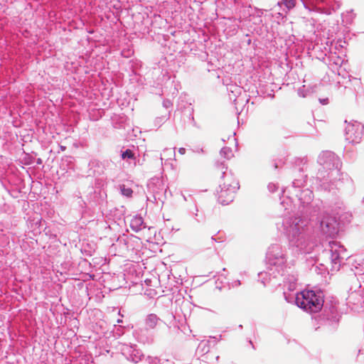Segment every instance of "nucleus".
I'll list each match as a JSON object with an SVG mask.
<instances>
[{
    "mask_svg": "<svg viewBox=\"0 0 364 364\" xmlns=\"http://www.w3.org/2000/svg\"><path fill=\"white\" fill-rule=\"evenodd\" d=\"M119 190L122 195L126 196L127 198H132L133 194V191L131 188L127 187L124 184L119 186Z\"/></svg>",
    "mask_w": 364,
    "mask_h": 364,
    "instance_id": "4468645a",
    "label": "nucleus"
},
{
    "mask_svg": "<svg viewBox=\"0 0 364 364\" xmlns=\"http://www.w3.org/2000/svg\"><path fill=\"white\" fill-rule=\"evenodd\" d=\"M318 163L326 171H329L328 175L333 176V172L338 174L341 166L339 158L329 151H323L318 157Z\"/></svg>",
    "mask_w": 364,
    "mask_h": 364,
    "instance_id": "39448f33",
    "label": "nucleus"
},
{
    "mask_svg": "<svg viewBox=\"0 0 364 364\" xmlns=\"http://www.w3.org/2000/svg\"><path fill=\"white\" fill-rule=\"evenodd\" d=\"M38 164H41V160L40 159L38 160Z\"/></svg>",
    "mask_w": 364,
    "mask_h": 364,
    "instance_id": "a878e982",
    "label": "nucleus"
},
{
    "mask_svg": "<svg viewBox=\"0 0 364 364\" xmlns=\"http://www.w3.org/2000/svg\"><path fill=\"white\" fill-rule=\"evenodd\" d=\"M220 154L222 157H223L226 159H230L233 156L232 149L230 147H227V146H225L221 149V150L220 151Z\"/></svg>",
    "mask_w": 364,
    "mask_h": 364,
    "instance_id": "2eb2a0df",
    "label": "nucleus"
},
{
    "mask_svg": "<svg viewBox=\"0 0 364 364\" xmlns=\"http://www.w3.org/2000/svg\"><path fill=\"white\" fill-rule=\"evenodd\" d=\"M178 152L181 154H184L186 153V149L185 148H180L178 149Z\"/></svg>",
    "mask_w": 364,
    "mask_h": 364,
    "instance_id": "5701e85b",
    "label": "nucleus"
},
{
    "mask_svg": "<svg viewBox=\"0 0 364 364\" xmlns=\"http://www.w3.org/2000/svg\"><path fill=\"white\" fill-rule=\"evenodd\" d=\"M160 318L154 314H149L145 319V324L149 328H154L158 323L160 321Z\"/></svg>",
    "mask_w": 364,
    "mask_h": 364,
    "instance_id": "ddd939ff",
    "label": "nucleus"
},
{
    "mask_svg": "<svg viewBox=\"0 0 364 364\" xmlns=\"http://www.w3.org/2000/svg\"><path fill=\"white\" fill-rule=\"evenodd\" d=\"M277 167H278L277 164H274V168H277Z\"/></svg>",
    "mask_w": 364,
    "mask_h": 364,
    "instance_id": "c85d7f7f",
    "label": "nucleus"
},
{
    "mask_svg": "<svg viewBox=\"0 0 364 364\" xmlns=\"http://www.w3.org/2000/svg\"><path fill=\"white\" fill-rule=\"evenodd\" d=\"M121 157L124 160L135 159L134 154L131 149H127L124 151H122Z\"/></svg>",
    "mask_w": 364,
    "mask_h": 364,
    "instance_id": "dca6fc26",
    "label": "nucleus"
},
{
    "mask_svg": "<svg viewBox=\"0 0 364 364\" xmlns=\"http://www.w3.org/2000/svg\"><path fill=\"white\" fill-rule=\"evenodd\" d=\"M215 166L219 171H221V172H222V177L223 178V181H224L223 183H231V181H230L228 178H229L230 176H233V175L232 174L231 172L227 171L228 167L225 164V161H218L215 162Z\"/></svg>",
    "mask_w": 364,
    "mask_h": 364,
    "instance_id": "9b49d317",
    "label": "nucleus"
},
{
    "mask_svg": "<svg viewBox=\"0 0 364 364\" xmlns=\"http://www.w3.org/2000/svg\"><path fill=\"white\" fill-rule=\"evenodd\" d=\"M211 240H212L213 241H216V240L214 238V237H211Z\"/></svg>",
    "mask_w": 364,
    "mask_h": 364,
    "instance_id": "bb28decb",
    "label": "nucleus"
},
{
    "mask_svg": "<svg viewBox=\"0 0 364 364\" xmlns=\"http://www.w3.org/2000/svg\"><path fill=\"white\" fill-rule=\"evenodd\" d=\"M122 319H118L117 320V323H122Z\"/></svg>",
    "mask_w": 364,
    "mask_h": 364,
    "instance_id": "393cba45",
    "label": "nucleus"
},
{
    "mask_svg": "<svg viewBox=\"0 0 364 364\" xmlns=\"http://www.w3.org/2000/svg\"><path fill=\"white\" fill-rule=\"evenodd\" d=\"M147 360L149 364H159V359L156 357H149Z\"/></svg>",
    "mask_w": 364,
    "mask_h": 364,
    "instance_id": "a211bd4d",
    "label": "nucleus"
},
{
    "mask_svg": "<svg viewBox=\"0 0 364 364\" xmlns=\"http://www.w3.org/2000/svg\"><path fill=\"white\" fill-rule=\"evenodd\" d=\"M266 259L270 270L283 274L286 268L287 259L280 245L277 244L271 245L268 249Z\"/></svg>",
    "mask_w": 364,
    "mask_h": 364,
    "instance_id": "7ed1b4c3",
    "label": "nucleus"
},
{
    "mask_svg": "<svg viewBox=\"0 0 364 364\" xmlns=\"http://www.w3.org/2000/svg\"><path fill=\"white\" fill-rule=\"evenodd\" d=\"M299 95L303 97H306V95L304 94V92H301L300 90H299Z\"/></svg>",
    "mask_w": 364,
    "mask_h": 364,
    "instance_id": "b1692460",
    "label": "nucleus"
},
{
    "mask_svg": "<svg viewBox=\"0 0 364 364\" xmlns=\"http://www.w3.org/2000/svg\"><path fill=\"white\" fill-rule=\"evenodd\" d=\"M163 105H164V106L166 108H168V107H170L172 105V104H171V101H170V100H164V102H163Z\"/></svg>",
    "mask_w": 364,
    "mask_h": 364,
    "instance_id": "412c9836",
    "label": "nucleus"
},
{
    "mask_svg": "<svg viewBox=\"0 0 364 364\" xmlns=\"http://www.w3.org/2000/svg\"><path fill=\"white\" fill-rule=\"evenodd\" d=\"M282 4H283L288 9H291L295 6L296 1L295 0H282Z\"/></svg>",
    "mask_w": 364,
    "mask_h": 364,
    "instance_id": "f3484780",
    "label": "nucleus"
},
{
    "mask_svg": "<svg viewBox=\"0 0 364 364\" xmlns=\"http://www.w3.org/2000/svg\"><path fill=\"white\" fill-rule=\"evenodd\" d=\"M130 227L135 232H138L141 230L143 228H145V226L144 225V220L142 217H134L130 222Z\"/></svg>",
    "mask_w": 364,
    "mask_h": 364,
    "instance_id": "f8f14e48",
    "label": "nucleus"
},
{
    "mask_svg": "<svg viewBox=\"0 0 364 364\" xmlns=\"http://www.w3.org/2000/svg\"><path fill=\"white\" fill-rule=\"evenodd\" d=\"M321 228L322 231L327 235L332 236L337 232V228H336V222L331 219L322 220L321 221Z\"/></svg>",
    "mask_w": 364,
    "mask_h": 364,
    "instance_id": "1a4fd4ad",
    "label": "nucleus"
},
{
    "mask_svg": "<svg viewBox=\"0 0 364 364\" xmlns=\"http://www.w3.org/2000/svg\"><path fill=\"white\" fill-rule=\"evenodd\" d=\"M364 135V126L357 121H353L346 127V139L351 144H359Z\"/></svg>",
    "mask_w": 364,
    "mask_h": 364,
    "instance_id": "423d86ee",
    "label": "nucleus"
},
{
    "mask_svg": "<svg viewBox=\"0 0 364 364\" xmlns=\"http://www.w3.org/2000/svg\"><path fill=\"white\" fill-rule=\"evenodd\" d=\"M320 102L322 104V105H326L328 104V98H326V99H320Z\"/></svg>",
    "mask_w": 364,
    "mask_h": 364,
    "instance_id": "4be33fe9",
    "label": "nucleus"
},
{
    "mask_svg": "<svg viewBox=\"0 0 364 364\" xmlns=\"http://www.w3.org/2000/svg\"><path fill=\"white\" fill-rule=\"evenodd\" d=\"M267 188H268L269 191L272 193L275 192L278 188L277 186L272 183H269Z\"/></svg>",
    "mask_w": 364,
    "mask_h": 364,
    "instance_id": "6ab92c4d",
    "label": "nucleus"
},
{
    "mask_svg": "<svg viewBox=\"0 0 364 364\" xmlns=\"http://www.w3.org/2000/svg\"><path fill=\"white\" fill-rule=\"evenodd\" d=\"M339 318L340 316L334 306H331L328 309H325L321 318V319L326 320L331 323L338 322Z\"/></svg>",
    "mask_w": 364,
    "mask_h": 364,
    "instance_id": "9d476101",
    "label": "nucleus"
},
{
    "mask_svg": "<svg viewBox=\"0 0 364 364\" xmlns=\"http://www.w3.org/2000/svg\"><path fill=\"white\" fill-rule=\"evenodd\" d=\"M231 183H223L220 185V191H218V201L223 205H228L235 198L236 191L239 189V182L234 176H230Z\"/></svg>",
    "mask_w": 364,
    "mask_h": 364,
    "instance_id": "20e7f679",
    "label": "nucleus"
},
{
    "mask_svg": "<svg viewBox=\"0 0 364 364\" xmlns=\"http://www.w3.org/2000/svg\"><path fill=\"white\" fill-rule=\"evenodd\" d=\"M307 224L306 220L299 217L291 218L286 223V231L291 245L304 250L307 247L308 234Z\"/></svg>",
    "mask_w": 364,
    "mask_h": 364,
    "instance_id": "f257e3e1",
    "label": "nucleus"
},
{
    "mask_svg": "<svg viewBox=\"0 0 364 364\" xmlns=\"http://www.w3.org/2000/svg\"><path fill=\"white\" fill-rule=\"evenodd\" d=\"M61 149H62V150H65V146H61Z\"/></svg>",
    "mask_w": 364,
    "mask_h": 364,
    "instance_id": "cd10ccee",
    "label": "nucleus"
},
{
    "mask_svg": "<svg viewBox=\"0 0 364 364\" xmlns=\"http://www.w3.org/2000/svg\"><path fill=\"white\" fill-rule=\"evenodd\" d=\"M304 1V5L306 6V4L308 3V4H318L319 2H321L323 0H302Z\"/></svg>",
    "mask_w": 364,
    "mask_h": 364,
    "instance_id": "aec40b11",
    "label": "nucleus"
},
{
    "mask_svg": "<svg viewBox=\"0 0 364 364\" xmlns=\"http://www.w3.org/2000/svg\"><path fill=\"white\" fill-rule=\"evenodd\" d=\"M122 354L129 360L136 363L141 360L143 354L132 346H126L122 348Z\"/></svg>",
    "mask_w": 364,
    "mask_h": 364,
    "instance_id": "6e6552de",
    "label": "nucleus"
},
{
    "mask_svg": "<svg viewBox=\"0 0 364 364\" xmlns=\"http://www.w3.org/2000/svg\"><path fill=\"white\" fill-rule=\"evenodd\" d=\"M295 302L299 308L310 313H316L322 309L324 300L321 291L304 290L296 294Z\"/></svg>",
    "mask_w": 364,
    "mask_h": 364,
    "instance_id": "f03ea898",
    "label": "nucleus"
},
{
    "mask_svg": "<svg viewBox=\"0 0 364 364\" xmlns=\"http://www.w3.org/2000/svg\"><path fill=\"white\" fill-rule=\"evenodd\" d=\"M329 246L331 247V259L333 264V269L338 270L341 264L348 257L346 250L343 246L341 245L337 242H330Z\"/></svg>",
    "mask_w": 364,
    "mask_h": 364,
    "instance_id": "0eeeda50",
    "label": "nucleus"
}]
</instances>
